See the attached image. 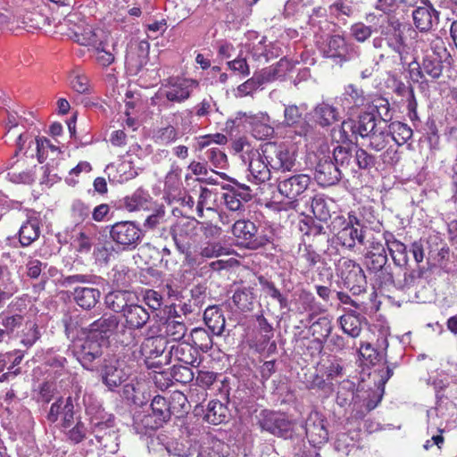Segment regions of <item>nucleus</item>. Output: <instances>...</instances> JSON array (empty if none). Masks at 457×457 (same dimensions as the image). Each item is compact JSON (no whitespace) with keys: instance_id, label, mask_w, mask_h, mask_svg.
Returning a JSON list of instances; mask_svg holds the SVG:
<instances>
[{"instance_id":"1","label":"nucleus","mask_w":457,"mask_h":457,"mask_svg":"<svg viewBox=\"0 0 457 457\" xmlns=\"http://www.w3.org/2000/svg\"><path fill=\"white\" fill-rule=\"evenodd\" d=\"M120 320L113 314H104L99 319L90 323L86 328H81L83 334H88L99 340L105 342L111 337L125 345H129L132 342V335L129 333V337L126 336V329L122 328L119 330Z\"/></svg>"},{"instance_id":"2","label":"nucleus","mask_w":457,"mask_h":457,"mask_svg":"<svg viewBox=\"0 0 457 457\" xmlns=\"http://www.w3.org/2000/svg\"><path fill=\"white\" fill-rule=\"evenodd\" d=\"M384 123H386L385 120H377L371 112H363L359 116L357 120L347 119L342 122L340 138L343 142L350 143H352L353 139L356 140L358 137L365 139L375 129L377 130L384 125Z\"/></svg>"},{"instance_id":"3","label":"nucleus","mask_w":457,"mask_h":457,"mask_svg":"<svg viewBox=\"0 0 457 457\" xmlns=\"http://www.w3.org/2000/svg\"><path fill=\"white\" fill-rule=\"evenodd\" d=\"M270 167L275 171H292L296 164V152L284 144L267 143L262 147Z\"/></svg>"},{"instance_id":"4","label":"nucleus","mask_w":457,"mask_h":457,"mask_svg":"<svg viewBox=\"0 0 457 457\" xmlns=\"http://www.w3.org/2000/svg\"><path fill=\"white\" fill-rule=\"evenodd\" d=\"M85 339L74 345V355L79 363L88 370H96L102 363L104 342L86 334Z\"/></svg>"},{"instance_id":"5","label":"nucleus","mask_w":457,"mask_h":457,"mask_svg":"<svg viewBox=\"0 0 457 457\" xmlns=\"http://www.w3.org/2000/svg\"><path fill=\"white\" fill-rule=\"evenodd\" d=\"M337 270L345 286L353 295H358L366 291V276L359 264L350 259L343 258L338 262Z\"/></svg>"},{"instance_id":"6","label":"nucleus","mask_w":457,"mask_h":457,"mask_svg":"<svg viewBox=\"0 0 457 457\" xmlns=\"http://www.w3.org/2000/svg\"><path fill=\"white\" fill-rule=\"evenodd\" d=\"M110 237L122 250L129 251L140 243L142 231L132 221H120L111 227Z\"/></svg>"},{"instance_id":"7","label":"nucleus","mask_w":457,"mask_h":457,"mask_svg":"<svg viewBox=\"0 0 457 457\" xmlns=\"http://www.w3.org/2000/svg\"><path fill=\"white\" fill-rule=\"evenodd\" d=\"M77 412L75 411L74 400L71 396L66 398L59 397L52 403L46 419L51 423L60 420L62 428L67 429L75 423V420L78 418L76 416Z\"/></svg>"},{"instance_id":"8","label":"nucleus","mask_w":457,"mask_h":457,"mask_svg":"<svg viewBox=\"0 0 457 457\" xmlns=\"http://www.w3.org/2000/svg\"><path fill=\"white\" fill-rule=\"evenodd\" d=\"M259 424L262 430L285 438L290 436L293 428L286 414L267 410L260 413Z\"/></svg>"},{"instance_id":"9","label":"nucleus","mask_w":457,"mask_h":457,"mask_svg":"<svg viewBox=\"0 0 457 457\" xmlns=\"http://www.w3.org/2000/svg\"><path fill=\"white\" fill-rule=\"evenodd\" d=\"M232 233L241 245L250 249H257L270 241L264 237L258 236L257 227L250 220H237L232 227Z\"/></svg>"},{"instance_id":"10","label":"nucleus","mask_w":457,"mask_h":457,"mask_svg":"<svg viewBox=\"0 0 457 457\" xmlns=\"http://www.w3.org/2000/svg\"><path fill=\"white\" fill-rule=\"evenodd\" d=\"M77 20H79L77 13H71L63 20L64 25L71 30L69 37L81 46H96L97 37L93 28L84 21L77 24L75 23Z\"/></svg>"},{"instance_id":"11","label":"nucleus","mask_w":457,"mask_h":457,"mask_svg":"<svg viewBox=\"0 0 457 457\" xmlns=\"http://www.w3.org/2000/svg\"><path fill=\"white\" fill-rule=\"evenodd\" d=\"M311 183L310 176L303 173L289 177H281L278 180V190L285 197L296 200L303 194Z\"/></svg>"},{"instance_id":"12","label":"nucleus","mask_w":457,"mask_h":457,"mask_svg":"<svg viewBox=\"0 0 457 457\" xmlns=\"http://www.w3.org/2000/svg\"><path fill=\"white\" fill-rule=\"evenodd\" d=\"M342 170L334 163L330 155L319 157L315 167V179L322 187L336 185L342 178Z\"/></svg>"},{"instance_id":"13","label":"nucleus","mask_w":457,"mask_h":457,"mask_svg":"<svg viewBox=\"0 0 457 457\" xmlns=\"http://www.w3.org/2000/svg\"><path fill=\"white\" fill-rule=\"evenodd\" d=\"M370 99L372 97L365 94L362 88L349 84L340 96L339 102L344 110L353 114L355 110L368 106L370 104Z\"/></svg>"},{"instance_id":"14","label":"nucleus","mask_w":457,"mask_h":457,"mask_svg":"<svg viewBox=\"0 0 457 457\" xmlns=\"http://www.w3.org/2000/svg\"><path fill=\"white\" fill-rule=\"evenodd\" d=\"M124 319V324L121 326L122 328L129 330H138L143 328L150 320V313L141 304L135 301L129 308L126 312L122 314Z\"/></svg>"},{"instance_id":"15","label":"nucleus","mask_w":457,"mask_h":457,"mask_svg":"<svg viewBox=\"0 0 457 457\" xmlns=\"http://www.w3.org/2000/svg\"><path fill=\"white\" fill-rule=\"evenodd\" d=\"M135 301H137V295L130 290H115L109 292L104 297V303L108 309L123 314Z\"/></svg>"},{"instance_id":"16","label":"nucleus","mask_w":457,"mask_h":457,"mask_svg":"<svg viewBox=\"0 0 457 457\" xmlns=\"http://www.w3.org/2000/svg\"><path fill=\"white\" fill-rule=\"evenodd\" d=\"M168 355L170 359H173L182 365L196 367L200 363V353L198 350L188 343L173 345Z\"/></svg>"},{"instance_id":"17","label":"nucleus","mask_w":457,"mask_h":457,"mask_svg":"<svg viewBox=\"0 0 457 457\" xmlns=\"http://www.w3.org/2000/svg\"><path fill=\"white\" fill-rule=\"evenodd\" d=\"M305 433L313 444L327 442L328 433L324 425V420L318 411H312L305 422Z\"/></svg>"},{"instance_id":"18","label":"nucleus","mask_w":457,"mask_h":457,"mask_svg":"<svg viewBox=\"0 0 457 457\" xmlns=\"http://www.w3.org/2000/svg\"><path fill=\"white\" fill-rule=\"evenodd\" d=\"M197 85L195 80L178 79L164 88L163 95L170 102L182 103L189 98L193 87Z\"/></svg>"},{"instance_id":"19","label":"nucleus","mask_w":457,"mask_h":457,"mask_svg":"<svg viewBox=\"0 0 457 457\" xmlns=\"http://www.w3.org/2000/svg\"><path fill=\"white\" fill-rule=\"evenodd\" d=\"M248 169L257 183H263L270 179L272 169L267 162L262 151V153L259 151L251 152Z\"/></svg>"},{"instance_id":"20","label":"nucleus","mask_w":457,"mask_h":457,"mask_svg":"<svg viewBox=\"0 0 457 457\" xmlns=\"http://www.w3.org/2000/svg\"><path fill=\"white\" fill-rule=\"evenodd\" d=\"M104 367L102 370V377L104 383L110 388L113 389L121 385L126 380V373L119 367V361L115 359H104Z\"/></svg>"},{"instance_id":"21","label":"nucleus","mask_w":457,"mask_h":457,"mask_svg":"<svg viewBox=\"0 0 457 457\" xmlns=\"http://www.w3.org/2000/svg\"><path fill=\"white\" fill-rule=\"evenodd\" d=\"M438 19V12L435 8L417 7L412 12L413 23L420 32L431 30Z\"/></svg>"},{"instance_id":"22","label":"nucleus","mask_w":457,"mask_h":457,"mask_svg":"<svg viewBox=\"0 0 457 457\" xmlns=\"http://www.w3.org/2000/svg\"><path fill=\"white\" fill-rule=\"evenodd\" d=\"M303 112V110L296 104L286 105L284 109V124L298 129L296 133L300 136L305 135L307 132V122Z\"/></svg>"},{"instance_id":"23","label":"nucleus","mask_w":457,"mask_h":457,"mask_svg":"<svg viewBox=\"0 0 457 457\" xmlns=\"http://www.w3.org/2000/svg\"><path fill=\"white\" fill-rule=\"evenodd\" d=\"M149 44L146 41H141L137 46V51L131 49L126 55V66L130 72H138L147 62Z\"/></svg>"},{"instance_id":"24","label":"nucleus","mask_w":457,"mask_h":457,"mask_svg":"<svg viewBox=\"0 0 457 457\" xmlns=\"http://www.w3.org/2000/svg\"><path fill=\"white\" fill-rule=\"evenodd\" d=\"M332 328L331 320L326 316L319 318L311 325L310 331L315 337L313 343L320 352L323 349L326 339L331 334Z\"/></svg>"},{"instance_id":"25","label":"nucleus","mask_w":457,"mask_h":457,"mask_svg":"<svg viewBox=\"0 0 457 457\" xmlns=\"http://www.w3.org/2000/svg\"><path fill=\"white\" fill-rule=\"evenodd\" d=\"M101 296L99 289L94 287H78L74 289L73 298L76 303L85 310L96 306Z\"/></svg>"},{"instance_id":"26","label":"nucleus","mask_w":457,"mask_h":457,"mask_svg":"<svg viewBox=\"0 0 457 457\" xmlns=\"http://www.w3.org/2000/svg\"><path fill=\"white\" fill-rule=\"evenodd\" d=\"M200 224L195 219L179 220L170 229L172 239L177 244H184L183 237H191L195 235L197 226Z\"/></svg>"},{"instance_id":"27","label":"nucleus","mask_w":457,"mask_h":457,"mask_svg":"<svg viewBox=\"0 0 457 457\" xmlns=\"http://www.w3.org/2000/svg\"><path fill=\"white\" fill-rule=\"evenodd\" d=\"M132 426L137 434H147L162 427L152 413L144 411H135Z\"/></svg>"},{"instance_id":"28","label":"nucleus","mask_w":457,"mask_h":457,"mask_svg":"<svg viewBox=\"0 0 457 457\" xmlns=\"http://www.w3.org/2000/svg\"><path fill=\"white\" fill-rule=\"evenodd\" d=\"M289 68L290 64L288 61L281 59L276 64L262 69L260 72L255 73V75L261 85H263L284 77Z\"/></svg>"},{"instance_id":"29","label":"nucleus","mask_w":457,"mask_h":457,"mask_svg":"<svg viewBox=\"0 0 457 457\" xmlns=\"http://www.w3.org/2000/svg\"><path fill=\"white\" fill-rule=\"evenodd\" d=\"M313 113L316 122L321 127H328L339 120L337 109L327 103L319 104Z\"/></svg>"},{"instance_id":"30","label":"nucleus","mask_w":457,"mask_h":457,"mask_svg":"<svg viewBox=\"0 0 457 457\" xmlns=\"http://www.w3.org/2000/svg\"><path fill=\"white\" fill-rule=\"evenodd\" d=\"M385 35L387 46L397 53L401 62L405 63L409 48L405 43L403 32L399 29L394 28L391 33H386Z\"/></svg>"},{"instance_id":"31","label":"nucleus","mask_w":457,"mask_h":457,"mask_svg":"<svg viewBox=\"0 0 457 457\" xmlns=\"http://www.w3.org/2000/svg\"><path fill=\"white\" fill-rule=\"evenodd\" d=\"M351 223L353 221L351 220ZM362 229H358L353 226V224L347 225L344 228H342L338 234L337 238L342 244V245L352 249L354 247L356 242L361 245L364 244V234Z\"/></svg>"},{"instance_id":"32","label":"nucleus","mask_w":457,"mask_h":457,"mask_svg":"<svg viewBox=\"0 0 457 457\" xmlns=\"http://www.w3.org/2000/svg\"><path fill=\"white\" fill-rule=\"evenodd\" d=\"M18 152L6 162V169L10 170L7 173L8 179L13 183L30 184L34 181V176L31 170H18L15 166L19 163L16 159Z\"/></svg>"},{"instance_id":"33","label":"nucleus","mask_w":457,"mask_h":457,"mask_svg":"<svg viewBox=\"0 0 457 457\" xmlns=\"http://www.w3.org/2000/svg\"><path fill=\"white\" fill-rule=\"evenodd\" d=\"M204 320L212 334H222L225 328V319L220 309L214 306L208 307L204 311Z\"/></svg>"},{"instance_id":"34","label":"nucleus","mask_w":457,"mask_h":457,"mask_svg":"<svg viewBox=\"0 0 457 457\" xmlns=\"http://www.w3.org/2000/svg\"><path fill=\"white\" fill-rule=\"evenodd\" d=\"M40 235L39 223L36 219L25 221L19 230V241L21 246L26 247L36 241Z\"/></svg>"},{"instance_id":"35","label":"nucleus","mask_w":457,"mask_h":457,"mask_svg":"<svg viewBox=\"0 0 457 457\" xmlns=\"http://www.w3.org/2000/svg\"><path fill=\"white\" fill-rule=\"evenodd\" d=\"M150 408L153 416L162 427L163 424L170 420V411H169L168 401L162 395H156L153 398Z\"/></svg>"},{"instance_id":"36","label":"nucleus","mask_w":457,"mask_h":457,"mask_svg":"<svg viewBox=\"0 0 457 457\" xmlns=\"http://www.w3.org/2000/svg\"><path fill=\"white\" fill-rule=\"evenodd\" d=\"M169 411H170V418H181L188 411L189 404L187 396L180 391L173 392L170 398L167 399Z\"/></svg>"},{"instance_id":"37","label":"nucleus","mask_w":457,"mask_h":457,"mask_svg":"<svg viewBox=\"0 0 457 457\" xmlns=\"http://www.w3.org/2000/svg\"><path fill=\"white\" fill-rule=\"evenodd\" d=\"M330 157H332L334 163L337 164V166H339L342 171L348 169L354 170L353 168H351V165L353 163L352 147L337 145L333 149L332 155Z\"/></svg>"},{"instance_id":"38","label":"nucleus","mask_w":457,"mask_h":457,"mask_svg":"<svg viewBox=\"0 0 457 457\" xmlns=\"http://www.w3.org/2000/svg\"><path fill=\"white\" fill-rule=\"evenodd\" d=\"M228 416L227 407L220 401H211L206 409L204 420L211 424L218 425L225 421Z\"/></svg>"},{"instance_id":"39","label":"nucleus","mask_w":457,"mask_h":457,"mask_svg":"<svg viewBox=\"0 0 457 457\" xmlns=\"http://www.w3.org/2000/svg\"><path fill=\"white\" fill-rule=\"evenodd\" d=\"M150 200L151 197L147 192L137 189L131 195L124 198V205L129 212H134L147 208Z\"/></svg>"},{"instance_id":"40","label":"nucleus","mask_w":457,"mask_h":457,"mask_svg":"<svg viewBox=\"0 0 457 457\" xmlns=\"http://www.w3.org/2000/svg\"><path fill=\"white\" fill-rule=\"evenodd\" d=\"M389 133L387 131V125L384 123L379 129H375L367 138V147L371 150L379 152L383 150L388 143Z\"/></svg>"},{"instance_id":"41","label":"nucleus","mask_w":457,"mask_h":457,"mask_svg":"<svg viewBox=\"0 0 457 457\" xmlns=\"http://www.w3.org/2000/svg\"><path fill=\"white\" fill-rule=\"evenodd\" d=\"M387 131L392 139L399 145L406 143L412 136L411 129L400 121H394L388 125Z\"/></svg>"},{"instance_id":"42","label":"nucleus","mask_w":457,"mask_h":457,"mask_svg":"<svg viewBox=\"0 0 457 457\" xmlns=\"http://www.w3.org/2000/svg\"><path fill=\"white\" fill-rule=\"evenodd\" d=\"M179 129L173 125H168L158 129L154 135V141L157 144L168 145L180 137Z\"/></svg>"},{"instance_id":"43","label":"nucleus","mask_w":457,"mask_h":457,"mask_svg":"<svg viewBox=\"0 0 457 457\" xmlns=\"http://www.w3.org/2000/svg\"><path fill=\"white\" fill-rule=\"evenodd\" d=\"M191 340L194 347L206 353L212 347V337L207 330L195 328L191 331Z\"/></svg>"},{"instance_id":"44","label":"nucleus","mask_w":457,"mask_h":457,"mask_svg":"<svg viewBox=\"0 0 457 457\" xmlns=\"http://www.w3.org/2000/svg\"><path fill=\"white\" fill-rule=\"evenodd\" d=\"M422 70L433 79H439L443 72L442 56L427 54L422 61Z\"/></svg>"},{"instance_id":"45","label":"nucleus","mask_w":457,"mask_h":457,"mask_svg":"<svg viewBox=\"0 0 457 457\" xmlns=\"http://www.w3.org/2000/svg\"><path fill=\"white\" fill-rule=\"evenodd\" d=\"M346 53V43L343 37L334 35L330 37L327 43L325 54L328 58L343 57Z\"/></svg>"},{"instance_id":"46","label":"nucleus","mask_w":457,"mask_h":457,"mask_svg":"<svg viewBox=\"0 0 457 457\" xmlns=\"http://www.w3.org/2000/svg\"><path fill=\"white\" fill-rule=\"evenodd\" d=\"M376 252H370L367 254V267L373 271L381 270L387 262V257L383 245L375 247Z\"/></svg>"},{"instance_id":"47","label":"nucleus","mask_w":457,"mask_h":457,"mask_svg":"<svg viewBox=\"0 0 457 457\" xmlns=\"http://www.w3.org/2000/svg\"><path fill=\"white\" fill-rule=\"evenodd\" d=\"M339 323L343 331L352 337H357L361 331V324L354 314H346L339 318Z\"/></svg>"},{"instance_id":"48","label":"nucleus","mask_w":457,"mask_h":457,"mask_svg":"<svg viewBox=\"0 0 457 457\" xmlns=\"http://www.w3.org/2000/svg\"><path fill=\"white\" fill-rule=\"evenodd\" d=\"M229 182V184L223 186V189L230 192L236 198L240 199L243 204L252 199V190L248 186L241 184L236 179H230Z\"/></svg>"},{"instance_id":"49","label":"nucleus","mask_w":457,"mask_h":457,"mask_svg":"<svg viewBox=\"0 0 457 457\" xmlns=\"http://www.w3.org/2000/svg\"><path fill=\"white\" fill-rule=\"evenodd\" d=\"M200 257L202 259L216 258L224 254H228L227 248L220 242L206 241L200 246Z\"/></svg>"},{"instance_id":"50","label":"nucleus","mask_w":457,"mask_h":457,"mask_svg":"<svg viewBox=\"0 0 457 457\" xmlns=\"http://www.w3.org/2000/svg\"><path fill=\"white\" fill-rule=\"evenodd\" d=\"M187 327L182 321L168 320L165 324V334L172 341H179L187 334Z\"/></svg>"},{"instance_id":"51","label":"nucleus","mask_w":457,"mask_h":457,"mask_svg":"<svg viewBox=\"0 0 457 457\" xmlns=\"http://www.w3.org/2000/svg\"><path fill=\"white\" fill-rule=\"evenodd\" d=\"M311 208L314 217L319 221H327L330 218V210L322 196H314L312 200Z\"/></svg>"},{"instance_id":"52","label":"nucleus","mask_w":457,"mask_h":457,"mask_svg":"<svg viewBox=\"0 0 457 457\" xmlns=\"http://www.w3.org/2000/svg\"><path fill=\"white\" fill-rule=\"evenodd\" d=\"M249 122L252 126V133L254 137L263 140L273 135L274 129L265 121L260 120L256 117H249Z\"/></svg>"},{"instance_id":"53","label":"nucleus","mask_w":457,"mask_h":457,"mask_svg":"<svg viewBox=\"0 0 457 457\" xmlns=\"http://www.w3.org/2000/svg\"><path fill=\"white\" fill-rule=\"evenodd\" d=\"M177 249L178 251L184 254V264L194 268L195 266H199L203 262L202 257H200V252L198 253H195L191 249V244L186 243V244H177Z\"/></svg>"},{"instance_id":"54","label":"nucleus","mask_w":457,"mask_h":457,"mask_svg":"<svg viewBox=\"0 0 457 457\" xmlns=\"http://www.w3.org/2000/svg\"><path fill=\"white\" fill-rule=\"evenodd\" d=\"M66 430L68 438L74 444H79L83 441L87 431L79 416L75 420L73 426Z\"/></svg>"},{"instance_id":"55","label":"nucleus","mask_w":457,"mask_h":457,"mask_svg":"<svg viewBox=\"0 0 457 457\" xmlns=\"http://www.w3.org/2000/svg\"><path fill=\"white\" fill-rule=\"evenodd\" d=\"M353 157V162L356 163L359 169L368 170L375 165V157L362 148H355Z\"/></svg>"},{"instance_id":"56","label":"nucleus","mask_w":457,"mask_h":457,"mask_svg":"<svg viewBox=\"0 0 457 457\" xmlns=\"http://www.w3.org/2000/svg\"><path fill=\"white\" fill-rule=\"evenodd\" d=\"M12 356V353H0V382L8 381L20 372V369L12 370V367H8L7 371L2 373L10 362Z\"/></svg>"},{"instance_id":"57","label":"nucleus","mask_w":457,"mask_h":457,"mask_svg":"<svg viewBox=\"0 0 457 457\" xmlns=\"http://www.w3.org/2000/svg\"><path fill=\"white\" fill-rule=\"evenodd\" d=\"M300 251L302 252L301 259L305 262L308 270L313 269L322 260L321 255L312 245H304L303 250L300 248Z\"/></svg>"},{"instance_id":"58","label":"nucleus","mask_w":457,"mask_h":457,"mask_svg":"<svg viewBox=\"0 0 457 457\" xmlns=\"http://www.w3.org/2000/svg\"><path fill=\"white\" fill-rule=\"evenodd\" d=\"M71 212L72 218L79 222L88 218L91 212L90 207L79 199H76L72 202Z\"/></svg>"},{"instance_id":"59","label":"nucleus","mask_w":457,"mask_h":457,"mask_svg":"<svg viewBox=\"0 0 457 457\" xmlns=\"http://www.w3.org/2000/svg\"><path fill=\"white\" fill-rule=\"evenodd\" d=\"M171 377L172 380H176L180 383H187L194 378V373L187 365H173Z\"/></svg>"},{"instance_id":"60","label":"nucleus","mask_w":457,"mask_h":457,"mask_svg":"<svg viewBox=\"0 0 457 457\" xmlns=\"http://www.w3.org/2000/svg\"><path fill=\"white\" fill-rule=\"evenodd\" d=\"M206 159L216 168H224L227 164V155L218 147H212L206 152Z\"/></svg>"},{"instance_id":"61","label":"nucleus","mask_w":457,"mask_h":457,"mask_svg":"<svg viewBox=\"0 0 457 457\" xmlns=\"http://www.w3.org/2000/svg\"><path fill=\"white\" fill-rule=\"evenodd\" d=\"M62 321L68 338H74L77 337L78 329L82 328L80 325V318L79 316H65Z\"/></svg>"},{"instance_id":"62","label":"nucleus","mask_w":457,"mask_h":457,"mask_svg":"<svg viewBox=\"0 0 457 457\" xmlns=\"http://www.w3.org/2000/svg\"><path fill=\"white\" fill-rule=\"evenodd\" d=\"M200 231L203 233L204 239L210 242L215 240L221 235L222 229L220 227L210 222H200Z\"/></svg>"},{"instance_id":"63","label":"nucleus","mask_w":457,"mask_h":457,"mask_svg":"<svg viewBox=\"0 0 457 457\" xmlns=\"http://www.w3.org/2000/svg\"><path fill=\"white\" fill-rule=\"evenodd\" d=\"M228 455V445L219 439H212L209 446V457H227Z\"/></svg>"},{"instance_id":"64","label":"nucleus","mask_w":457,"mask_h":457,"mask_svg":"<svg viewBox=\"0 0 457 457\" xmlns=\"http://www.w3.org/2000/svg\"><path fill=\"white\" fill-rule=\"evenodd\" d=\"M351 33L357 41L364 42L371 36L372 29L370 26L359 22L351 27Z\"/></svg>"}]
</instances>
